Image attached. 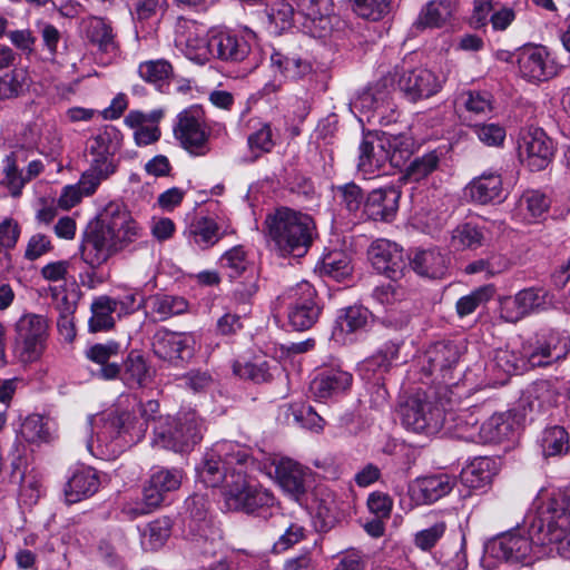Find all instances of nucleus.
Listing matches in <instances>:
<instances>
[{"instance_id":"423d86ee","label":"nucleus","mask_w":570,"mask_h":570,"mask_svg":"<svg viewBox=\"0 0 570 570\" xmlns=\"http://www.w3.org/2000/svg\"><path fill=\"white\" fill-rule=\"evenodd\" d=\"M184 478L185 472L180 468H155L144 485L141 501L126 504L125 512L136 518L155 511L169 493L180 488Z\"/></svg>"},{"instance_id":"dca6fc26","label":"nucleus","mask_w":570,"mask_h":570,"mask_svg":"<svg viewBox=\"0 0 570 570\" xmlns=\"http://www.w3.org/2000/svg\"><path fill=\"white\" fill-rule=\"evenodd\" d=\"M195 337L190 333L159 330L153 337V352L156 357L173 365L188 361L195 351Z\"/></svg>"},{"instance_id":"6ab92c4d","label":"nucleus","mask_w":570,"mask_h":570,"mask_svg":"<svg viewBox=\"0 0 570 570\" xmlns=\"http://www.w3.org/2000/svg\"><path fill=\"white\" fill-rule=\"evenodd\" d=\"M315 289L307 283H299L291 291L288 323L295 331H306L317 321L321 308L315 302Z\"/></svg>"},{"instance_id":"4be33fe9","label":"nucleus","mask_w":570,"mask_h":570,"mask_svg":"<svg viewBox=\"0 0 570 570\" xmlns=\"http://www.w3.org/2000/svg\"><path fill=\"white\" fill-rule=\"evenodd\" d=\"M304 32L314 38L326 37L332 30V0H296Z\"/></svg>"},{"instance_id":"4c0bfd02","label":"nucleus","mask_w":570,"mask_h":570,"mask_svg":"<svg viewBox=\"0 0 570 570\" xmlns=\"http://www.w3.org/2000/svg\"><path fill=\"white\" fill-rule=\"evenodd\" d=\"M186 537L195 552L212 554L222 540V531L215 523H188Z\"/></svg>"},{"instance_id":"37998d69","label":"nucleus","mask_w":570,"mask_h":570,"mask_svg":"<svg viewBox=\"0 0 570 570\" xmlns=\"http://www.w3.org/2000/svg\"><path fill=\"white\" fill-rule=\"evenodd\" d=\"M413 269L431 278L442 277L446 269V258L439 250H419L412 259Z\"/></svg>"},{"instance_id":"6e6552de","label":"nucleus","mask_w":570,"mask_h":570,"mask_svg":"<svg viewBox=\"0 0 570 570\" xmlns=\"http://www.w3.org/2000/svg\"><path fill=\"white\" fill-rule=\"evenodd\" d=\"M13 356L18 363L38 362L47 348L48 323L41 315L26 314L14 326Z\"/></svg>"},{"instance_id":"bb28decb","label":"nucleus","mask_w":570,"mask_h":570,"mask_svg":"<svg viewBox=\"0 0 570 570\" xmlns=\"http://www.w3.org/2000/svg\"><path fill=\"white\" fill-rule=\"evenodd\" d=\"M401 191L389 186L372 190L364 204V214L373 220L391 222L397 212Z\"/></svg>"},{"instance_id":"9d476101","label":"nucleus","mask_w":570,"mask_h":570,"mask_svg":"<svg viewBox=\"0 0 570 570\" xmlns=\"http://www.w3.org/2000/svg\"><path fill=\"white\" fill-rule=\"evenodd\" d=\"M134 415L129 411H108L90 416L89 424L92 436L87 443V449L94 453L95 442L100 453L104 454V448L107 452L116 453L121 445L117 443L118 439L134 430Z\"/></svg>"},{"instance_id":"a18cd8bd","label":"nucleus","mask_w":570,"mask_h":570,"mask_svg":"<svg viewBox=\"0 0 570 570\" xmlns=\"http://www.w3.org/2000/svg\"><path fill=\"white\" fill-rule=\"evenodd\" d=\"M274 522L275 527H277L281 532L273 547L275 552H283L289 549L305 535V528L297 520L286 515H279Z\"/></svg>"},{"instance_id":"c85d7f7f","label":"nucleus","mask_w":570,"mask_h":570,"mask_svg":"<svg viewBox=\"0 0 570 570\" xmlns=\"http://www.w3.org/2000/svg\"><path fill=\"white\" fill-rule=\"evenodd\" d=\"M352 380V374L346 371L325 368L312 380L309 392L317 400H326L350 389Z\"/></svg>"},{"instance_id":"e433bc0d","label":"nucleus","mask_w":570,"mask_h":570,"mask_svg":"<svg viewBox=\"0 0 570 570\" xmlns=\"http://www.w3.org/2000/svg\"><path fill=\"white\" fill-rule=\"evenodd\" d=\"M394 86V78L384 76L374 88L362 91L354 100V107L363 111H373L379 117L383 116L389 102V87Z\"/></svg>"},{"instance_id":"4468645a","label":"nucleus","mask_w":570,"mask_h":570,"mask_svg":"<svg viewBox=\"0 0 570 570\" xmlns=\"http://www.w3.org/2000/svg\"><path fill=\"white\" fill-rule=\"evenodd\" d=\"M174 134L181 146L190 154L197 156L205 155L208 150V132L202 107L191 106L183 110L177 116Z\"/></svg>"},{"instance_id":"864d4df0","label":"nucleus","mask_w":570,"mask_h":570,"mask_svg":"<svg viewBox=\"0 0 570 570\" xmlns=\"http://www.w3.org/2000/svg\"><path fill=\"white\" fill-rule=\"evenodd\" d=\"M171 522L168 518H159L149 522L142 531L141 544L145 549L156 550L164 546L170 535Z\"/></svg>"},{"instance_id":"473e14b6","label":"nucleus","mask_w":570,"mask_h":570,"mask_svg":"<svg viewBox=\"0 0 570 570\" xmlns=\"http://www.w3.org/2000/svg\"><path fill=\"white\" fill-rule=\"evenodd\" d=\"M80 28L86 39L99 51H117L118 42L110 21L100 17H87L81 20Z\"/></svg>"},{"instance_id":"ea45409f","label":"nucleus","mask_w":570,"mask_h":570,"mask_svg":"<svg viewBox=\"0 0 570 570\" xmlns=\"http://www.w3.org/2000/svg\"><path fill=\"white\" fill-rule=\"evenodd\" d=\"M118 377L129 387H141L151 381L153 374L145 357L131 351L120 366Z\"/></svg>"},{"instance_id":"c03bdc74","label":"nucleus","mask_w":570,"mask_h":570,"mask_svg":"<svg viewBox=\"0 0 570 570\" xmlns=\"http://www.w3.org/2000/svg\"><path fill=\"white\" fill-rule=\"evenodd\" d=\"M149 307L151 314L156 315L159 321H166L186 313L189 304L181 296L156 294L149 298Z\"/></svg>"},{"instance_id":"f257e3e1","label":"nucleus","mask_w":570,"mask_h":570,"mask_svg":"<svg viewBox=\"0 0 570 570\" xmlns=\"http://www.w3.org/2000/svg\"><path fill=\"white\" fill-rule=\"evenodd\" d=\"M142 234V227L126 205L110 202L89 225L81 244V258L98 268L135 244Z\"/></svg>"},{"instance_id":"0eeeda50","label":"nucleus","mask_w":570,"mask_h":570,"mask_svg":"<svg viewBox=\"0 0 570 570\" xmlns=\"http://www.w3.org/2000/svg\"><path fill=\"white\" fill-rule=\"evenodd\" d=\"M245 469L240 468L236 473H232L230 481H227V485H225L224 499L227 508L233 511L258 513L265 508L273 507L275 503L273 493L262 485L248 481Z\"/></svg>"},{"instance_id":"79ce46f5","label":"nucleus","mask_w":570,"mask_h":570,"mask_svg":"<svg viewBox=\"0 0 570 570\" xmlns=\"http://www.w3.org/2000/svg\"><path fill=\"white\" fill-rule=\"evenodd\" d=\"M118 312V303L109 296H99L91 304L89 330L94 333L111 328L115 325L114 313Z\"/></svg>"},{"instance_id":"c756f323","label":"nucleus","mask_w":570,"mask_h":570,"mask_svg":"<svg viewBox=\"0 0 570 570\" xmlns=\"http://www.w3.org/2000/svg\"><path fill=\"white\" fill-rule=\"evenodd\" d=\"M559 391L554 382L540 380L530 384L523 392L520 404L531 414L546 412L556 405Z\"/></svg>"},{"instance_id":"6e6d98bb","label":"nucleus","mask_w":570,"mask_h":570,"mask_svg":"<svg viewBox=\"0 0 570 570\" xmlns=\"http://www.w3.org/2000/svg\"><path fill=\"white\" fill-rule=\"evenodd\" d=\"M335 197L338 204L350 214H357L361 208L364 209V194L355 183H347L335 188Z\"/></svg>"},{"instance_id":"393cba45","label":"nucleus","mask_w":570,"mask_h":570,"mask_svg":"<svg viewBox=\"0 0 570 570\" xmlns=\"http://www.w3.org/2000/svg\"><path fill=\"white\" fill-rule=\"evenodd\" d=\"M455 485V478L438 473L415 479L409 492L417 504H431L448 495Z\"/></svg>"},{"instance_id":"f704fd0d","label":"nucleus","mask_w":570,"mask_h":570,"mask_svg":"<svg viewBox=\"0 0 570 570\" xmlns=\"http://www.w3.org/2000/svg\"><path fill=\"white\" fill-rule=\"evenodd\" d=\"M465 195L479 204L502 199V179L499 174L484 173L474 178L464 189Z\"/></svg>"},{"instance_id":"774afa93","label":"nucleus","mask_w":570,"mask_h":570,"mask_svg":"<svg viewBox=\"0 0 570 570\" xmlns=\"http://www.w3.org/2000/svg\"><path fill=\"white\" fill-rule=\"evenodd\" d=\"M267 17L275 31L285 30L292 24L294 8L286 0H275L267 9Z\"/></svg>"},{"instance_id":"9b49d317","label":"nucleus","mask_w":570,"mask_h":570,"mask_svg":"<svg viewBox=\"0 0 570 570\" xmlns=\"http://www.w3.org/2000/svg\"><path fill=\"white\" fill-rule=\"evenodd\" d=\"M554 305L553 294L544 287L531 286L503 298L500 311L503 320L517 323L529 315L546 312Z\"/></svg>"},{"instance_id":"052dcab7","label":"nucleus","mask_w":570,"mask_h":570,"mask_svg":"<svg viewBox=\"0 0 570 570\" xmlns=\"http://www.w3.org/2000/svg\"><path fill=\"white\" fill-rule=\"evenodd\" d=\"M88 150L91 155L90 164L102 166L114 165L111 157V135L105 130L89 140Z\"/></svg>"},{"instance_id":"f8f14e48","label":"nucleus","mask_w":570,"mask_h":570,"mask_svg":"<svg viewBox=\"0 0 570 570\" xmlns=\"http://www.w3.org/2000/svg\"><path fill=\"white\" fill-rule=\"evenodd\" d=\"M509 57L515 60L518 75L528 82L537 83L549 80L560 71V66L543 46L524 45L515 49Z\"/></svg>"},{"instance_id":"bf43d9fd","label":"nucleus","mask_w":570,"mask_h":570,"mask_svg":"<svg viewBox=\"0 0 570 570\" xmlns=\"http://www.w3.org/2000/svg\"><path fill=\"white\" fill-rule=\"evenodd\" d=\"M520 209L524 213L525 219L542 217L550 207V200L544 194L537 190L525 191L520 199Z\"/></svg>"},{"instance_id":"ddd939ff","label":"nucleus","mask_w":570,"mask_h":570,"mask_svg":"<svg viewBox=\"0 0 570 570\" xmlns=\"http://www.w3.org/2000/svg\"><path fill=\"white\" fill-rule=\"evenodd\" d=\"M444 419L438 404L420 396L409 397L401 406L402 424L414 433L433 435L441 430Z\"/></svg>"},{"instance_id":"a878e982","label":"nucleus","mask_w":570,"mask_h":570,"mask_svg":"<svg viewBox=\"0 0 570 570\" xmlns=\"http://www.w3.org/2000/svg\"><path fill=\"white\" fill-rule=\"evenodd\" d=\"M570 348L568 337L558 333H550L527 352L525 356L531 367H543L563 360Z\"/></svg>"},{"instance_id":"49530a36","label":"nucleus","mask_w":570,"mask_h":570,"mask_svg":"<svg viewBox=\"0 0 570 570\" xmlns=\"http://www.w3.org/2000/svg\"><path fill=\"white\" fill-rule=\"evenodd\" d=\"M540 446L544 458L567 454L570 451L569 434L559 425L547 428L541 434Z\"/></svg>"},{"instance_id":"09e8293b","label":"nucleus","mask_w":570,"mask_h":570,"mask_svg":"<svg viewBox=\"0 0 570 570\" xmlns=\"http://www.w3.org/2000/svg\"><path fill=\"white\" fill-rule=\"evenodd\" d=\"M483 240L484 235L478 226L464 223L452 230L450 246L454 250L476 249Z\"/></svg>"},{"instance_id":"a211bd4d","label":"nucleus","mask_w":570,"mask_h":570,"mask_svg":"<svg viewBox=\"0 0 570 570\" xmlns=\"http://www.w3.org/2000/svg\"><path fill=\"white\" fill-rule=\"evenodd\" d=\"M272 466L274 471L269 474L274 476L278 487L289 498L299 502L308 489L309 469L289 458H275Z\"/></svg>"},{"instance_id":"aec40b11","label":"nucleus","mask_w":570,"mask_h":570,"mask_svg":"<svg viewBox=\"0 0 570 570\" xmlns=\"http://www.w3.org/2000/svg\"><path fill=\"white\" fill-rule=\"evenodd\" d=\"M521 425V420L514 411L495 413L485 420L479 431L462 434L468 442L501 443L515 436Z\"/></svg>"},{"instance_id":"a19ab883","label":"nucleus","mask_w":570,"mask_h":570,"mask_svg":"<svg viewBox=\"0 0 570 570\" xmlns=\"http://www.w3.org/2000/svg\"><path fill=\"white\" fill-rule=\"evenodd\" d=\"M429 373L440 372L445 379L446 373L459 362L460 350L452 343H436L425 354Z\"/></svg>"},{"instance_id":"5701e85b","label":"nucleus","mask_w":570,"mask_h":570,"mask_svg":"<svg viewBox=\"0 0 570 570\" xmlns=\"http://www.w3.org/2000/svg\"><path fill=\"white\" fill-rule=\"evenodd\" d=\"M175 42L189 60L198 65H204L213 58L212 37L207 38L205 29L195 22L180 24Z\"/></svg>"},{"instance_id":"c9c22d12","label":"nucleus","mask_w":570,"mask_h":570,"mask_svg":"<svg viewBox=\"0 0 570 570\" xmlns=\"http://www.w3.org/2000/svg\"><path fill=\"white\" fill-rule=\"evenodd\" d=\"M99 488V478L91 468L77 469L68 480L65 494L70 503L78 502L97 492Z\"/></svg>"},{"instance_id":"5fc2aeb1","label":"nucleus","mask_w":570,"mask_h":570,"mask_svg":"<svg viewBox=\"0 0 570 570\" xmlns=\"http://www.w3.org/2000/svg\"><path fill=\"white\" fill-rule=\"evenodd\" d=\"M439 163L440 155L436 150L416 157L406 167L405 178L412 181H420L432 174L438 168Z\"/></svg>"},{"instance_id":"cd10ccee","label":"nucleus","mask_w":570,"mask_h":570,"mask_svg":"<svg viewBox=\"0 0 570 570\" xmlns=\"http://www.w3.org/2000/svg\"><path fill=\"white\" fill-rule=\"evenodd\" d=\"M271 67L284 78L299 80L316 75L313 62L308 57L297 52L274 51L271 55Z\"/></svg>"},{"instance_id":"58836bf2","label":"nucleus","mask_w":570,"mask_h":570,"mask_svg":"<svg viewBox=\"0 0 570 570\" xmlns=\"http://www.w3.org/2000/svg\"><path fill=\"white\" fill-rule=\"evenodd\" d=\"M455 4L452 0H431L419 12L414 22L416 29L441 28L452 18Z\"/></svg>"},{"instance_id":"603ef678","label":"nucleus","mask_w":570,"mask_h":570,"mask_svg":"<svg viewBox=\"0 0 570 570\" xmlns=\"http://www.w3.org/2000/svg\"><path fill=\"white\" fill-rule=\"evenodd\" d=\"M190 236L199 248L205 249L215 245L220 239L219 227L214 219L200 217L191 224Z\"/></svg>"},{"instance_id":"f03ea898","label":"nucleus","mask_w":570,"mask_h":570,"mask_svg":"<svg viewBox=\"0 0 570 570\" xmlns=\"http://www.w3.org/2000/svg\"><path fill=\"white\" fill-rule=\"evenodd\" d=\"M548 522L543 521V508L538 515L528 518L517 527L498 535L491 542V552L511 563L531 564L550 547L547 535Z\"/></svg>"},{"instance_id":"f3484780","label":"nucleus","mask_w":570,"mask_h":570,"mask_svg":"<svg viewBox=\"0 0 570 570\" xmlns=\"http://www.w3.org/2000/svg\"><path fill=\"white\" fill-rule=\"evenodd\" d=\"M520 159L534 171L544 169L554 154L552 140L541 128H528L518 141Z\"/></svg>"},{"instance_id":"de8ad7c7","label":"nucleus","mask_w":570,"mask_h":570,"mask_svg":"<svg viewBox=\"0 0 570 570\" xmlns=\"http://www.w3.org/2000/svg\"><path fill=\"white\" fill-rule=\"evenodd\" d=\"M279 371L276 362L272 366L267 361L259 362H245L236 361L233 364V372L235 375L244 380L253 381L254 383L269 382L274 374Z\"/></svg>"},{"instance_id":"72a5a7b5","label":"nucleus","mask_w":570,"mask_h":570,"mask_svg":"<svg viewBox=\"0 0 570 570\" xmlns=\"http://www.w3.org/2000/svg\"><path fill=\"white\" fill-rule=\"evenodd\" d=\"M120 354V344L116 341L96 343L89 346L85 355L91 362L100 365L97 375L106 381L116 380L120 375V365L110 360Z\"/></svg>"},{"instance_id":"69168bd1","label":"nucleus","mask_w":570,"mask_h":570,"mask_svg":"<svg viewBox=\"0 0 570 570\" xmlns=\"http://www.w3.org/2000/svg\"><path fill=\"white\" fill-rule=\"evenodd\" d=\"M219 263L220 266L227 271L230 278L240 276L249 266L246 253L242 246H235L225 252Z\"/></svg>"},{"instance_id":"b1692460","label":"nucleus","mask_w":570,"mask_h":570,"mask_svg":"<svg viewBox=\"0 0 570 570\" xmlns=\"http://www.w3.org/2000/svg\"><path fill=\"white\" fill-rule=\"evenodd\" d=\"M387 161H394L389 139L373 134L364 136L360 145L357 170L365 177L381 170Z\"/></svg>"},{"instance_id":"0e129e2a","label":"nucleus","mask_w":570,"mask_h":570,"mask_svg":"<svg viewBox=\"0 0 570 570\" xmlns=\"http://www.w3.org/2000/svg\"><path fill=\"white\" fill-rule=\"evenodd\" d=\"M494 289L491 285L482 286L461 297L456 302V312L460 317L472 314L481 304L487 303L493 295Z\"/></svg>"},{"instance_id":"2eb2a0df","label":"nucleus","mask_w":570,"mask_h":570,"mask_svg":"<svg viewBox=\"0 0 570 570\" xmlns=\"http://www.w3.org/2000/svg\"><path fill=\"white\" fill-rule=\"evenodd\" d=\"M395 77H397L396 83L400 90L413 102L436 95L446 81L444 73L436 75L425 68H414L401 75L395 70L393 78Z\"/></svg>"},{"instance_id":"1a4fd4ad","label":"nucleus","mask_w":570,"mask_h":570,"mask_svg":"<svg viewBox=\"0 0 570 570\" xmlns=\"http://www.w3.org/2000/svg\"><path fill=\"white\" fill-rule=\"evenodd\" d=\"M543 521L548 522L547 535L550 550L570 560V487L553 493L543 507Z\"/></svg>"},{"instance_id":"338daca9","label":"nucleus","mask_w":570,"mask_h":570,"mask_svg":"<svg viewBox=\"0 0 570 570\" xmlns=\"http://www.w3.org/2000/svg\"><path fill=\"white\" fill-rule=\"evenodd\" d=\"M478 139L489 147H500L505 140V128L500 124L482 122L472 126Z\"/></svg>"},{"instance_id":"e2e57ef3","label":"nucleus","mask_w":570,"mask_h":570,"mask_svg":"<svg viewBox=\"0 0 570 570\" xmlns=\"http://www.w3.org/2000/svg\"><path fill=\"white\" fill-rule=\"evenodd\" d=\"M3 179L1 184L6 186L9 193L17 197L21 194L22 188L28 183L26 176L19 170L17 160L13 155H9L3 160Z\"/></svg>"},{"instance_id":"4d7b16f0","label":"nucleus","mask_w":570,"mask_h":570,"mask_svg":"<svg viewBox=\"0 0 570 570\" xmlns=\"http://www.w3.org/2000/svg\"><path fill=\"white\" fill-rule=\"evenodd\" d=\"M322 272L338 282L343 281L352 273L351 259L341 252L330 253L322 261Z\"/></svg>"},{"instance_id":"13d9d810","label":"nucleus","mask_w":570,"mask_h":570,"mask_svg":"<svg viewBox=\"0 0 570 570\" xmlns=\"http://www.w3.org/2000/svg\"><path fill=\"white\" fill-rule=\"evenodd\" d=\"M115 165L98 166L90 164V167L82 174L77 185L85 196H90L96 191L102 180L115 173Z\"/></svg>"},{"instance_id":"20e7f679","label":"nucleus","mask_w":570,"mask_h":570,"mask_svg":"<svg viewBox=\"0 0 570 570\" xmlns=\"http://www.w3.org/2000/svg\"><path fill=\"white\" fill-rule=\"evenodd\" d=\"M250 461L248 449L232 441H222L208 451L196 468L198 480L206 487L215 488L230 481V474L246 468Z\"/></svg>"},{"instance_id":"680f3d73","label":"nucleus","mask_w":570,"mask_h":570,"mask_svg":"<svg viewBox=\"0 0 570 570\" xmlns=\"http://www.w3.org/2000/svg\"><path fill=\"white\" fill-rule=\"evenodd\" d=\"M138 72L145 81L160 86L173 75V67L164 59L149 60L139 65Z\"/></svg>"},{"instance_id":"3c124183","label":"nucleus","mask_w":570,"mask_h":570,"mask_svg":"<svg viewBox=\"0 0 570 570\" xmlns=\"http://www.w3.org/2000/svg\"><path fill=\"white\" fill-rule=\"evenodd\" d=\"M492 461L488 458H480L474 460L461 473L462 482L472 489H479L490 483L492 480L491 473Z\"/></svg>"},{"instance_id":"2f4dec72","label":"nucleus","mask_w":570,"mask_h":570,"mask_svg":"<svg viewBox=\"0 0 570 570\" xmlns=\"http://www.w3.org/2000/svg\"><path fill=\"white\" fill-rule=\"evenodd\" d=\"M371 313L363 306H348L338 312L335 326L332 332L333 338L342 344L352 341L351 335L364 330L370 321Z\"/></svg>"},{"instance_id":"7ed1b4c3","label":"nucleus","mask_w":570,"mask_h":570,"mask_svg":"<svg viewBox=\"0 0 570 570\" xmlns=\"http://www.w3.org/2000/svg\"><path fill=\"white\" fill-rule=\"evenodd\" d=\"M268 235L282 255L303 256L315 235L313 218L286 207L277 209L266 218Z\"/></svg>"},{"instance_id":"39448f33","label":"nucleus","mask_w":570,"mask_h":570,"mask_svg":"<svg viewBox=\"0 0 570 570\" xmlns=\"http://www.w3.org/2000/svg\"><path fill=\"white\" fill-rule=\"evenodd\" d=\"M204 423L193 411L176 419L159 417L154 428L153 444L177 453L190 451L203 438Z\"/></svg>"},{"instance_id":"7c9ffc66","label":"nucleus","mask_w":570,"mask_h":570,"mask_svg":"<svg viewBox=\"0 0 570 570\" xmlns=\"http://www.w3.org/2000/svg\"><path fill=\"white\" fill-rule=\"evenodd\" d=\"M254 36H237L227 32H217L212 36L213 57L224 61H242L250 52V39Z\"/></svg>"},{"instance_id":"8fccbe9b","label":"nucleus","mask_w":570,"mask_h":570,"mask_svg":"<svg viewBox=\"0 0 570 570\" xmlns=\"http://www.w3.org/2000/svg\"><path fill=\"white\" fill-rule=\"evenodd\" d=\"M20 438L30 444H41L50 440L48 420L40 414L28 415L20 426Z\"/></svg>"},{"instance_id":"412c9836","label":"nucleus","mask_w":570,"mask_h":570,"mask_svg":"<svg viewBox=\"0 0 570 570\" xmlns=\"http://www.w3.org/2000/svg\"><path fill=\"white\" fill-rule=\"evenodd\" d=\"M368 259L373 268L392 281L402 277L406 267L403 249L394 242L380 238L370 245Z\"/></svg>"}]
</instances>
